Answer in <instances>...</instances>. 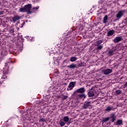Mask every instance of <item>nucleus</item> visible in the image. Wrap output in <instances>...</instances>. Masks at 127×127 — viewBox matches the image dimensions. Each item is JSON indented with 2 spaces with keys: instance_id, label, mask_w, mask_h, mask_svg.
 I'll return each instance as SVG.
<instances>
[{
  "instance_id": "nucleus-1",
  "label": "nucleus",
  "mask_w": 127,
  "mask_h": 127,
  "mask_svg": "<svg viewBox=\"0 0 127 127\" xmlns=\"http://www.w3.org/2000/svg\"><path fill=\"white\" fill-rule=\"evenodd\" d=\"M25 10H26V12H27L28 14H30L31 13H32V12H34V11H30V9H31L32 5L31 4H28L27 5H25L24 6Z\"/></svg>"
},
{
  "instance_id": "nucleus-2",
  "label": "nucleus",
  "mask_w": 127,
  "mask_h": 127,
  "mask_svg": "<svg viewBox=\"0 0 127 127\" xmlns=\"http://www.w3.org/2000/svg\"><path fill=\"white\" fill-rule=\"evenodd\" d=\"M21 18V17L18 15H14L13 17H11L10 20L11 22L15 23L17 20H19Z\"/></svg>"
},
{
  "instance_id": "nucleus-3",
  "label": "nucleus",
  "mask_w": 127,
  "mask_h": 127,
  "mask_svg": "<svg viewBox=\"0 0 127 127\" xmlns=\"http://www.w3.org/2000/svg\"><path fill=\"white\" fill-rule=\"evenodd\" d=\"M84 92H86V90L84 87L80 88L77 89L73 93L74 95H76L77 93L79 94H84Z\"/></svg>"
},
{
  "instance_id": "nucleus-4",
  "label": "nucleus",
  "mask_w": 127,
  "mask_h": 127,
  "mask_svg": "<svg viewBox=\"0 0 127 127\" xmlns=\"http://www.w3.org/2000/svg\"><path fill=\"white\" fill-rule=\"evenodd\" d=\"M75 84H76V81H71L69 83L68 85V88H67V91H70V90H73V88L75 87Z\"/></svg>"
},
{
  "instance_id": "nucleus-5",
  "label": "nucleus",
  "mask_w": 127,
  "mask_h": 127,
  "mask_svg": "<svg viewBox=\"0 0 127 127\" xmlns=\"http://www.w3.org/2000/svg\"><path fill=\"white\" fill-rule=\"evenodd\" d=\"M90 107H92V105H91V101H85L83 106V109H88V108H90Z\"/></svg>"
},
{
  "instance_id": "nucleus-6",
  "label": "nucleus",
  "mask_w": 127,
  "mask_h": 127,
  "mask_svg": "<svg viewBox=\"0 0 127 127\" xmlns=\"http://www.w3.org/2000/svg\"><path fill=\"white\" fill-rule=\"evenodd\" d=\"M102 72L104 75H109V74H111V73L113 72V70L110 68H107L106 69H103Z\"/></svg>"
},
{
  "instance_id": "nucleus-7",
  "label": "nucleus",
  "mask_w": 127,
  "mask_h": 127,
  "mask_svg": "<svg viewBox=\"0 0 127 127\" xmlns=\"http://www.w3.org/2000/svg\"><path fill=\"white\" fill-rule=\"evenodd\" d=\"M9 64H10V63H6V64H5V67H4V70H6V71H4L5 70H3V73H5L6 74H7V72L8 71V68H9Z\"/></svg>"
},
{
  "instance_id": "nucleus-8",
  "label": "nucleus",
  "mask_w": 127,
  "mask_h": 127,
  "mask_svg": "<svg viewBox=\"0 0 127 127\" xmlns=\"http://www.w3.org/2000/svg\"><path fill=\"white\" fill-rule=\"evenodd\" d=\"M124 13H125V10H121L118 12L116 15V17L117 18H121L124 15Z\"/></svg>"
},
{
  "instance_id": "nucleus-9",
  "label": "nucleus",
  "mask_w": 127,
  "mask_h": 127,
  "mask_svg": "<svg viewBox=\"0 0 127 127\" xmlns=\"http://www.w3.org/2000/svg\"><path fill=\"white\" fill-rule=\"evenodd\" d=\"M122 40H123V37L118 36L116 37L115 39H114V42L115 43H118V42L122 41Z\"/></svg>"
},
{
  "instance_id": "nucleus-10",
  "label": "nucleus",
  "mask_w": 127,
  "mask_h": 127,
  "mask_svg": "<svg viewBox=\"0 0 127 127\" xmlns=\"http://www.w3.org/2000/svg\"><path fill=\"white\" fill-rule=\"evenodd\" d=\"M114 110H115L114 107L109 106L107 107L106 109H105V111L106 112H110V111H114Z\"/></svg>"
},
{
  "instance_id": "nucleus-11",
  "label": "nucleus",
  "mask_w": 127,
  "mask_h": 127,
  "mask_svg": "<svg viewBox=\"0 0 127 127\" xmlns=\"http://www.w3.org/2000/svg\"><path fill=\"white\" fill-rule=\"evenodd\" d=\"M88 97H94V96H95V93L92 91V89H90L88 92Z\"/></svg>"
},
{
  "instance_id": "nucleus-12",
  "label": "nucleus",
  "mask_w": 127,
  "mask_h": 127,
  "mask_svg": "<svg viewBox=\"0 0 127 127\" xmlns=\"http://www.w3.org/2000/svg\"><path fill=\"white\" fill-rule=\"evenodd\" d=\"M115 33V31L114 30H111L107 32V36H112Z\"/></svg>"
},
{
  "instance_id": "nucleus-13",
  "label": "nucleus",
  "mask_w": 127,
  "mask_h": 127,
  "mask_svg": "<svg viewBox=\"0 0 127 127\" xmlns=\"http://www.w3.org/2000/svg\"><path fill=\"white\" fill-rule=\"evenodd\" d=\"M76 67H77V65L73 64L67 65V68H69V69H74V68H76Z\"/></svg>"
},
{
  "instance_id": "nucleus-14",
  "label": "nucleus",
  "mask_w": 127,
  "mask_h": 127,
  "mask_svg": "<svg viewBox=\"0 0 127 127\" xmlns=\"http://www.w3.org/2000/svg\"><path fill=\"white\" fill-rule=\"evenodd\" d=\"M78 98L80 99H86V95L84 93H81V94H79L77 95Z\"/></svg>"
},
{
  "instance_id": "nucleus-15",
  "label": "nucleus",
  "mask_w": 127,
  "mask_h": 127,
  "mask_svg": "<svg viewBox=\"0 0 127 127\" xmlns=\"http://www.w3.org/2000/svg\"><path fill=\"white\" fill-rule=\"evenodd\" d=\"M114 50L109 51L107 55L109 57L113 56L115 53Z\"/></svg>"
},
{
  "instance_id": "nucleus-16",
  "label": "nucleus",
  "mask_w": 127,
  "mask_h": 127,
  "mask_svg": "<svg viewBox=\"0 0 127 127\" xmlns=\"http://www.w3.org/2000/svg\"><path fill=\"white\" fill-rule=\"evenodd\" d=\"M111 119H112V120H111L112 123H114L115 121H116V120H117V118L116 117V116H115V114H112Z\"/></svg>"
},
{
  "instance_id": "nucleus-17",
  "label": "nucleus",
  "mask_w": 127,
  "mask_h": 127,
  "mask_svg": "<svg viewBox=\"0 0 127 127\" xmlns=\"http://www.w3.org/2000/svg\"><path fill=\"white\" fill-rule=\"evenodd\" d=\"M97 46L96 49L97 50H102L103 49V45H95Z\"/></svg>"
},
{
  "instance_id": "nucleus-18",
  "label": "nucleus",
  "mask_w": 127,
  "mask_h": 127,
  "mask_svg": "<svg viewBox=\"0 0 127 127\" xmlns=\"http://www.w3.org/2000/svg\"><path fill=\"white\" fill-rule=\"evenodd\" d=\"M117 126H122L123 125V120H118L116 123Z\"/></svg>"
},
{
  "instance_id": "nucleus-19",
  "label": "nucleus",
  "mask_w": 127,
  "mask_h": 127,
  "mask_svg": "<svg viewBox=\"0 0 127 127\" xmlns=\"http://www.w3.org/2000/svg\"><path fill=\"white\" fill-rule=\"evenodd\" d=\"M63 120L64 122L65 123H67L69 122V118L68 116H65L64 117Z\"/></svg>"
},
{
  "instance_id": "nucleus-20",
  "label": "nucleus",
  "mask_w": 127,
  "mask_h": 127,
  "mask_svg": "<svg viewBox=\"0 0 127 127\" xmlns=\"http://www.w3.org/2000/svg\"><path fill=\"white\" fill-rule=\"evenodd\" d=\"M108 22V15H105L103 18V23H107Z\"/></svg>"
},
{
  "instance_id": "nucleus-21",
  "label": "nucleus",
  "mask_w": 127,
  "mask_h": 127,
  "mask_svg": "<svg viewBox=\"0 0 127 127\" xmlns=\"http://www.w3.org/2000/svg\"><path fill=\"white\" fill-rule=\"evenodd\" d=\"M19 11H20V12H26V11L25 10V8L24 6V7L20 8Z\"/></svg>"
},
{
  "instance_id": "nucleus-22",
  "label": "nucleus",
  "mask_w": 127,
  "mask_h": 127,
  "mask_svg": "<svg viewBox=\"0 0 127 127\" xmlns=\"http://www.w3.org/2000/svg\"><path fill=\"white\" fill-rule=\"evenodd\" d=\"M59 124H60V126H61V127H64V126H65L66 123H65V122H64L63 121H60Z\"/></svg>"
},
{
  "instance_id": "nucleus-23",
  "label": "nucleus",
  "mask_w": 127,
  "mask_h": 127,
  "mask_svg": "<svg viewBox=\"0 0 127 127\" xmlns=\"http://www.w3.org/2000/svg\"><path fill=\"white\" fill-rule=\"evenodd\" d=\"M76 60H77V58H76L75 57H72L70 58V61H71V62H75V61H76Z\"/></svg>"
},
{
  "instance_id": "nucleus-24",
  "label": "nucleus",
  "mask_w": 127,
  "mask_h": 127,
  "mask_svg": "<svg viewBox=\"0 0 127 127\" xmlns=\"http://www.w3.org/2000/svg\"><path fill=\"white\" fill-rule=\"evenodd\" d=\"M14 29H15V27H14V26L11 27L10 28V33H13V32H14Z\"/></svg>"
},
{
  "instance_id": "nucleus-25",
  "label": "nucleus",
  "mask_w": 127,
  "mask_h": 127,
  "mask_svg": "<svg viewBox=\"0 0 127 127\" xmlns=\"http://www.w3.org/2000/svg\"><path fill=\"white\" fill-rule=\"evenodd\" d=\"M101 43H103V40H100L96 42V45H100V44H101Z\"/></svg>"
},
{
  "instance_id": "nucleus-26",
  "label": "nucleus",
  "mask_w": 127,
  "mask_h": 127,
  "mask_svg": "<svg viewBox=\"0 0 127 127\" xmlns=\"http://www.w3.org/2000/svg\"><path fill=\"white\" fill-rule=\"evenodd\" d=\"M115 93L116 94H117V95H121V94H122V90H116Z\"/></svg>"
},
{
  "instance_id": "nucleus-27",
  "label": "nucleus",
  "mask_w": 127,
  "mask_h": 127,
  "mask_svg": "<svg viewBox=\"0 0 127 127\" xmlns=\"http://www.w3.org/2000/svg\"><path fill=\"white\" fill-rule=\"evenodd\" d=\"M110 120V118H106L102 120L103 123H106V122H108Z\"/></svg>"
},
{
  "instance_id": "nucleus-28",
  "label": "nucleus",
  "mask_w": 127,
  "mask_h": 127,
  "mask_svg": "<svg viewBox=\"0 0 127 127\" xmlns=\"http://www.w3.org/2000/svg\"><path fill=\"white\" fill-rule=\"evenodd\" d=\"M1 56H5V55H6V52H5L4 51L1 52Z\"/></svg>"
},
{
  "instance_id": "nucleus-29",
  "label": "nucleus",
  "mask_w": 127,
  "mask_h": 127,
  "mask_svg": "<svg viewBox=\"0 0 127 127\" xmlns=\"http://www.w3.org/2000/svg\"><path fill=\"white\" fill-rule=\"evenodd\" d=\"M68 98V96H64L63 97V100H67Z\"/></svg>"
},
{
  "instance_id": "nucleus-30",
  "label": "nucleus",
  "mask_w": 127,
  "mask_h": 127,
  "mask_svg": "<svg viewBox=\"0 0 127 127\" xmlns=\"http://www.w3.org/2000/svg\"><path fill=\"white\" fill-rule=\"evenodd\" d=\"M24 24H25V22L22 21V23L21 24L20 27H23V25H24Z\"/></svg>"
},
{
  "instance_id": "nucleus-31",
  "label": "nucleus",
  "mask_w": 127,
  "mask_h": 127,
  "mask_svg": "<svg viewBox=\"0 0 127 127\" xmlns=\"http://www.w3.org/2000/svg\"><path fill=\"white\" fill-rule=\"evenodd\" d=\"M40 122H42V123H44V122H45V120H44L43 118H40Z\"/></svg>"
},
{
  "instance_id": "nucleus-32",
  "label": "nucleus",
  "mask_w": 127,
  "mask_h": 127,
  "mask_svg": "<svg viewBox=\"0 0 127 127\" xmlns=\"http://www.w3.org/2000/svg\"><path fill=\"white\" fill-rule=\"evenodd\" d=\"M38 8H39V7H35L33 8V10L35 9V10H37V9H38Z\"/></svg>"
},
{
  "instance_id": "nucleus-33",
  "label": "nucleus",
  "mask_w": 127,
  "mask_h": 127,
  "mask_svg": "<svg viewBox=\"0 0 127 127\" xmlns=\"http://www.w3.org/2000/svg\"><path fill=\"white\" fill-rule=\"evenodd\" d=\"M4 13V11L0 10V15H1V14H3Z\"/></svg>"
},
{
  "instance_id": "nucleus-34",
  "label": "nucleus",
  "mask_w": 127,
  "mask_h": 127,
  "mask_svg": "<svg viewBox=\"0 0 127 127\" xmlns=\"http://www.w3.org/2000/svg\"><path fill=\"white\" fill-rule=\"evenodd\" d=\"M15 28H16V29L15 30V31H18V30H19V27H15Z\"/></svg>"
},
{
  "instance_id": "nucleus-35",
  "label": "nucleus",
  "mask_w": 127,
  "mask_h": 127,
  "mask_svg": "<svg viewBox=\"0 0 127 127\" xmlns=\"http://www.w3.org/2000/svg\"><path fill=\"white\" fill-rule=\"evenodd\" d=\"M68 122L71 124V123H72L73 121L72 120V119H69Z\"/></svg>"
},
{
  "instance_id": "nucleus-36",
  "label": "nucleus",
  "mask_w": 127,
  "mask_h": 127,
  "mask_svg": "<svg viewBox=\"0 0 127 127\" xmlns=\"http://www.w3.org/2000/svg\"><path fill=\"white\" fill-rule=\"evenodd\" d=\"M70 124H71L69 121H68L67 122V123H66V125H67V126H69V125H70Z\"/></svg>"
},
{
  "instance_id": "nucleus-37",
  "label": "nucleus",
  "mask_w": 127,
  "mask_h": 127,
  "mask_svg": "<svg viewBox=\"0 0 127 127\" xmlns=\"http://www.w3.org/2000/svg\"><path fill=\"white\" fill-rule=\"evenodd\" d=\"M124 87H127V82L124 84Z\"/></svg>"
},
{
  "instance_id": "nucleus-38",
  "label": "nucleus",
  "mask_w": 127,
  "mask_h": 127,
  "mask_svg": "<svg viewBox=\"0 0 127 127\" xmlns=\"http://www.w3.org/2000/svg\"><path fill=\"white\" fill-rule=\"evenodd\" d=\"M78 67H82V64H78Z\"/></svg>"
},
{
  "instance_id": "nucleus-39",
  "label": "nucleus",
  "mask_w": 127,
  "mask_h": 127,
  "mask_svg": "<svg viewBox=\"0 0 127 127\" xmlns=\"http://www.w3.org/2000/svg\"><path fill=\"white\" fill-rule=\"evenodd\" d=\"M5 77H3V76H2V79H4Z\"/></svg>"
},
{
  "instance_id": "nucleus-40",
  "label": "nucleus",
  "mask_w": 127,
  "mask_h": 127,
  "mask_svg": "<svg viewBox=\"0 0 127 127\" xmlns=\"http://www.w3.org/2000/svg\"><path fill=\"white\" fill-rule=\"evenodd\" d=\"M1 44V42L0 41V45Z\"/></svg>"
},
{
  "instance_id": "nucleus-41",
  "label": "nucleus",
  "mask_w": 127,
  "mask_h": 127,
  "mask_svg": "<svg viewBox=\"0 0 127 127\" xmlns=\"http://www.w3.org/2000/svg\"><path fill=\"white\" fill-rule=\"evenodd\" d=\"M1 4V2L0 1V4Z\"/></svg>"
},
{
  "instance_id": "nucleus-42",
  "label": "nucleus",
  "mask_w": 127,
  "mask_h": 127,
  "mask_svg": "<svg viewBox=\"0 0 127 127\" xmlns=\"http://www.w3.org/2000/svg\"><path fill=\"white\" fill-rule=\"evenodd\" d=\"M64 127H67V126H65Z\"/></svg>"
}]
</instances>
